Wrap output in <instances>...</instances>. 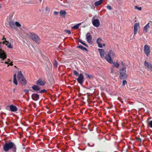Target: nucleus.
Segmentation results:
<instances>
[{"label": "nucleus", "instance_id": "423d86ee", "mask_svg": "<svg viewBox=\"0 0 152 152\" xmlns=\"http://www.w3.org/2000/svg\"><path fill=\"white\" fill-rule=\"evenodd\" d=\"M144 65L146 69L148 71L152 72V64L147 61L144 63Z\"/></svg>", "mask_w": 152, "mask_h": 152}, {"label": "nucleus", "instance_id": "5701e85b", "mask_svg": "<svg viewBox=\"0 0 152 152\" xmlns=\"http://www.w3.org/2000/svg\"><path fill=\"white\" fill-rule=\"evenodd\" d=\"M32 88L36 91H38L40 90L39 87L37 86L34 85L32 87Z\"/></svg>", "mask_w": 152, "mask_h": 152}, {"label": "nucleus", "instance_id": "1a4fd4ad", "mask_svg": "<svg viewBox=\"0 0 152 152\" xmlns=\"http://www.w3.org/2000/svg\"><path fill=\"white\" fill-rule=\"evenodd\" d=\"M144 51L146 56H148L151 52L149 47L147 45H145L144 47Z\"/></svg>", "mask_w": 152, "mask_h": 152}, {"label": "nucleus", "instance_id": "393cba45", "mask_svg": "<svg viewBox=\"0 0 152 152\" xmlns=\"http://www.w3.org/2000/svg\"><path fill=\"white\" fill-rule=\"evenodd\" d=\"M81 24V23H79L77 24L73 27H72V28L75 29H77L79 27V26Z\"/></svg>", "mask_w": 152, "mask_h": 152}, {"label": "nucleus", "instance_id": "4c0bfd02", "mask_svg": "<svg viewBox=\"0 0 152 152\" xmlns=\"http://www.w3.org/2000/svg\"><path fill=\"white\" fill-rule=\"evenodd\" d=\"M135 9H137L138 10H142V8L141 7H138L137 6H135Z\"/></svg>", "mask_w": 152, "mask_h": 152}, {"label": "nucleus", "instance_id": "2f4dec72", "mask_svg": "<svg viewBox=\"0 0 152 152\" xmlns=\"http://www.w3.org/2000/svg\"><path fill=\"white\" fill-rule=\"evenodd\" d=\"M73 73L76 76H78L79 75L78 73H77V71L76 70H74L73 71Z\"/></svg>", "mask_w": 152, "mask_h": 152}, {"label": "nucleus", "instance_id": "7ed1b4c3", "mask_svg": "<svg viewBox=\"0 0 152 152\" xmlns=\"http://www.w3.org/2000/svg\"><path fill=\"white\" fill-rule=\"evenodd\" d=\"M18 79L19 83L22 85H25L26 84V80L24 77L21 72H19L18 74Z\"/></svg>", "mask_w": 152, "mask_h": 152}, {"label": "nucleus", "instance_id": "09e8293b", "mask_svg": "<svg viewBox=\"0 0 152 152\" xmlns=\"http://www.w3.org/2000/svg\"><path fill=\"white\" fill-rule=\"evenodd\" d=\"M2 40H6V39L4 37L2 38Z\"/></svg>", "mask_w": 152, "mask_h": 152}, {"label": "nucleus", "instance_id": "f03ea898", "mask_svg": "<svg viewBox=\"0 0 152 152\" xmlns=\"http://www.w3.org/2000/svg\"><path fill=\"white\" fill-rule=\"evenodd\" d=\"M115 57V55L114 51L112 50H110L108 52L107 55L105 56V60L109 63H113V59L112 58Z\"/></svg>", "mask_w": 152, "mask_h": 152}, {"label": "nucleus", "instance_id": "603ef678", "mask_svg": "<svg viewBox=\"0 0 152 152\" xmlns=\"http://www.w3.org/2000/svg\"><path fill=\"white\" fill-rule=\"evenodd\" d=\"M9 66V65H8V66H7V67H8V66Z\"/></svg>", "mask_w": 152, "mask_h": 152}, {"label": "nucleus", "instance_id": "6e6552de", "mask_svg": "<svg viewBox=\"0 0 152 152\" xmlns=\"http://www.w3.org/2000/svg\"><path fill=\"white\" fill-rule=\"evenodd\" d=\"M92 23L93 25L95 27H98L100 25V22L98 19H95L94 17H93L92 19Z\"/></svg>", "mask_w": 152, "mask_h": 152}, {"label": "nucleus", "instance_id": "473e14b6", "mask_svg": "<svg viewBox=\"0 0 152 152\" xmlns=\"http://www.w3.org/2000/svg\"><path fill=\"white\" fill-rule=\"evenodd\" d=\"M148 125L152 128V120L149 122L148 123Z\"/></svg>", "mask_w": 152, "mask_h": 152}, {"label": "nucleus", "instance_id": "e433bc0d", "mask_svg": "<svg viewBox=\"0 0 152 152\" xmlns=\"http://www.w3.org/2000/svg\"><path fill=\"white\" fill-rule=\"evenodd\" d=\"M127 84V82L126 80H124L123 81L122 85L124 86L126 84Z\"/></svg>", "mask_w": 152, "mask_h": 152}, {"label": "nucleus", "instance_id": "f8f14e48", "mask_svg": "<svg viewBox=\"0 0 152 152\" xmlns=\"http://www.w3.org/2000/svg\"><path fill=\"white\" fill-rule=\"evenodd\" d=\"M86 39L87 42L89 43L92 42V37L89 32H88L86 35Z\"/></svg>", "mask_w": 152, "mask_h": 152}, {"label": "nucleus", "instance_id": "f704fd0d", "mask_svg": "<svg viewBox=\"0 0 152 152\" xmlns=\"http://www.w3.org/2000/svg\"><path fill=\"white\" fill-rule=\"evenodd\" d=\"M85 75H86V77L87 78H91V77H92L90 75L88 74H86Z\"/></svg>", "mask_w": 152, "mask_h": 152}, {"label": "nucleus", "instance_id": "9d476101", "mask_svg": "<svg viewBox=\"0 0 152 152\" xmlns=\"http://www.w3.org/2000/svg\"><path fill=\"white\" fill-rule=\"evenodd\" d=\"M140 23H136L134 26V35H135L137 33L139 28H140Z\"/></svg>", "mask_w": 152, "mask_h": 152}, {"label": "nucleus", "instance_id": "6ab92c4d", "mask_svg": "<svg viewBox=\"0 0 152 152\" xmlns=\"http://www.w3.org/2000/svg\"><path fill=\"white\" fill-rule=\"evenodd\" d=\"M61 16L64 18L66 15V12L65 10H61L59 12Z\"/></svg>", "mask_w": 152, "mask_h": 152}, {"label": "nucleus", "instance_id": "412c9836", "mask_svg": "<svg viewBox=\"0 0 152 152\" xmlns=\"http://www.w3.org/2000/svg\"><path fill=\"white\" fill-rule=\"evenodd\" d=\"M110 64H113V66L114 67L118 68L119 66V64L117 62H113V63H110Z\"/></svg>", "mask_w": 152, "mask_h": 152}, {"label": "nucleus", "instance_id": "0eeeda50", "mask_svg": "<svg viewBox=\"0 0 152 152\" xmlns=\"http://www.w3.org/2000/svg\"><path fill=\"white\" fill-rule=\"evenodd\" d=\"M126 67H122L120 69V74L121 77H127Z\"/></svg>", "mask_w": 152, "mask_h": 152}, {"label": "nucleus", "instance_id": "a211bd4d", "mask_svg": "<svg viewBox=\"0 0 152 152\" xmlns=\"http://www.w3.org/2000/svg\"><path fill=\"white\" fill-rule=\"evenodd\" d=\"M36 84L38 85L44 86L45 85V83L42 81L41 79H39L36 82Z\"/></svg>", "mask_w": 152, "mask_h": 152}, {"label": "nucleus", "instance_id": "20e7f679", "mask_svg": "<svg viewBox=\"0 0 152 152\" xmlns=\"http://www.w3.org/2000/svg\"><path fill=\"white\" fill-rule=\"evenodd\" d=\"M1 42H0V59L1 62L4 63V61L7 58V55L4 51L1 48Z\"/></svg>", "mask_w": 152, "mask_h": 152}, {"label": "nucleus", "instance_id": "58836bf2", "mask_svg": "<svg viewBox=\"0 0 152 152\" xmlns=\"http://www.w3.org/2000/svg\"><path fill=\"white\" fill-rule=\"evenodd\" d=\"M8 43V41H7L6 40H4L3 41L2 43L3 44L5 45L6 43Z\"/></svg>", "mask_w": 152, "mask_h": 152}, {"label": "nucleus", "instance_id": "c85d7f7f", "mask_svg": "<svg viewBox=\"0 0 152 152\" xmlns=\"http://www.w3.org/2000/svg\"><path fill=\"white\" fill-rule=\"evenodd\" d=\"M79 42H80V43H81V44H82L83 45H85V46L87 47L88 46L87 45V44H86L85 43H84V42H82V41L80 39L79 40Z\"/></svg>", "mask_w": 152, "mask_h": 152}, {"label": "nucleus", "instance_id": "a19ab883", "mask_svg": "<svg viewBox=\"0 0 152 152\" xmlns=\"http://www.w3.org/2000/svg\"><path fill=\"white\" fill-rule=\"evenodd\" d=\"M105 45H106L104 43H103V44H102V47H99V48H102L103 47L105 46Z\"/></svg>", "mask_w": 152, "mask_h": 152}, {"label": "nucleus", "instance_id": "4468645a", "mask_svg": "<svg viewBox=\"0 0 152 152\" xmlns=\"http://www.w3.org/2000/svg\"><path fill=\"white\" fill-rule=\"evenodd\" d=\"M77 80L80 84H83L84 81V77L82 73L80 74Z\"/></svg>", "mask_w": 152, "mask_h": 152}, {"label": "nucleus", "instance_id": "bb28decb", "mask_svg": "<svg viewBox=\"0 0 152 152\" xmlns=\"http://www.w3.org/2000/svg\"><path fill=\"white\" fill-rule=\"evenodd\" d=\"M77 48L82 50H87V49L86 48L84 47L81 45H79L77 46Z\"/></svg>", "mask_w": 152, "mask_h": 152}, {"label": "nucleus", "instance_id": "c9c22d12", "mask_svg": "<svg viewBox=\"0 0 152 152\" xmlns=\"http://www.w3.org/2000/svg\"><path fill=\"white\" fill-rule=\"evenodd\" d=\"M107 7L109 10H111L112 9L111 6L110 5H107Z\"/></svg>", "mask_w": 152, "mask_h": 152}, {"label": "nucleus", "instance_id": "8fccbe9b", "mask_svg": "<svg viewBox=\"0 0 152 152\" xmlns=\"http://www.w3.org/2000/svg\"><path fill=\"white\" fill-rule=\"evenodd\" d=\"M1 5H0V9H1Z\"/></svg>", "mask_w": 152, "mask_h": 152}, {"label": "nucleus", "instance_id": "a18cd8bd", "mask_svg": "<svg viewBox=\"0 0 152 152\" xmlns=\"http://www.w3.org/2000/svg\"><path fill=\"white\" fill-rule=\"evenodd\" d=\"M137 140H138L140 142H141V139L140 138H139L137 139Z\"/></svg>", "mask_w": 152, "mask_h": 152}, {"label": "nucleus", "instance_id": "37998d69", "mask_svg": "<svg viewBox=\"0 0 152 152\" xmlns=\"http://www.w3.org/2000/svg\"><path fill=\"white\" fill-rule=\"evenodd\" d=\"M24 91L26 93H28L29 92V90H25Z\"/></svg>", "mask_w": 152, "mask_h": 152}, {"label": "nucleus", "instance_id": "ea45409f", "mask_svg": "<svg viewBox=\"0 0 152 152\" xmlns=\"http://www.w3.org/2000/svg\"><path fill=\"white\" fill-rule=\"evenodd\" d=\"M53 14L55 15H57L58 14V12L56 11H54L53 12Z\"/></svg>", "mask_w": 152, "mask_h": 152}, {"label": "nucleus", "instance_id": "79ce46f5", "mask_svg": "<svg viewBox=\"0 0 152 152\" xmlns=\"http://www.w3.org/2000/svg\"><path fill=\"white\" fill-rule=\"evenodd\" d=\"M45 89L39 91V92L40 93H43L44 91H45Z\"/></svg>", "mask_w": 152, "mask_h": 152}, {"label": "nucleus", "instance_id": "72a5a7b5", "mask_svg": "<svg viewBox=\"0 0 152 152\" xmlns=\"http://www.w3.org/2000/svg\"><path fill=\"white\" fill-rule=\"evenodd\" d=\"M65 32L69 34H70L71 33V31L69 30H65Z\"/></svg>", "mask_w": 152, "mask_h": 152}, {"label": "nucleus", "instance_id": "aec40b11", "mask_svg": "<svg viewBox=\"0 0 152 152\" xmlns=\"http://www.w3.org/2000/svg\"><path fill=\"white\" fill-rule=\"evenodd\" d=\"M102 1L103 0H99L98 1L96 2L94 4L95 6L97 7L101 5L102 3Z\"/></svg>", "mask_w": 152, "mask_h": 152}, {"label": "nucleus", "instance_id": "864d4df0", "mask_svg": "<svg viewBox=\"0 0 152 152\" xmlns=\"http://www.w3.org/2000/svg\"><path fill=\"white\" fill-rule=\"evenodd\" d=\"M0 62H1V59H0Z\"/></svg>", "mask_w": 152, "mask_h": 152}, {"label": "nucleus", "instance_id": "b1692460", "mask_svg": "<svg viewBox=\"0 0 152 152\" xmlns=\"http://www.w3.org/2000/svg\"><path fill=\"white\" fill-rule=\"evenodd\" d=\"M16 75L15 74L13 77V83L16 85L18 84V82L16 79Z\"/></svg>", "mask_w": 152, "mask_h": 152}, {"label": "nucleus", "instance_id": "4be33fe9", "mask_svg": "<svg viewBox=\"0 0 152 152\" xmlns=\"http://www.w3.org/2000/svg\"><path fill=\"white\" fill-rule=\"evenodd\" d=\"M9 24L10 26L11 27L13 28H14L15 27V23L13 21H10L9 22Z\"/></svg>", "mask_w": 152, "mask_h": 152}, {"label": "nucleus", "instance_id": "3c124183", "mask_svg": "<svg viewBox=\"0 0 152 152\" xmlns=\"http://www.w3.org/2000/svg\"><path fill=\"white\" fill-rule=\"evenodd\" d=\"M40 0V2H41L42 1V0Z\"/></svg>", "mask_w": 152, "mask_h": 152}, {"label": "nucleus", "instance_id": "9b49d317", "mask_svg": "<svg viewBox=\"0 0 152 152\" xmlns=\"http://www.w3.org/2000/svg\"><path fill=\"white\" fill-rule=\"evenodd\" d=\"M98 50L99 51L101 58L105 59V55L106 54L105 50L103 49H98Z\"/></svg>", "mask_w": 152, "mask_h": 152}, {"label": "nucleus", "instance_id": "f3484780", "mask_svg": "<svg viewBox=\"0 0 152 152\" xmlns=\"http://www.w3.org/2000/svg\"><path fill=\"white\" fill-rule=\"evenodd\" d=\"M31 97L33 100L37 101L39 99V96L38 94H34L32 95Z\"/></svg>", "mask_w": 152, "mask_h": 152}, {"label": "nucleus", "instance_id": "c756f323", "mask_svg": "<svg viewBox=\"0 0 152 152\" xmlns=\"http://www.w3.org/2000/svg\"><path fill=\"white\" fill-rule=\"evenodd\" d=\"M57 65H58V64H57V61H55V62L53 63L54 67L55 68H56L57 67Z\"/></svg>", "mask_w": 152, "mask_h": 152}, {"label": "nucleus", "instance_id": "7c9ffc66", "mask_svg": "<svg viewBox=\"0 0 152 152\" xmlns=\"http://www.w3.org/2000/svg\"><path fill=\"white\" fill-rule=\"evenodd\" d=\"M121 63L123 67H126V65L122 61H121Z\"/></svg>", "mask_w": 152, "mask_h": 152}, {"label": "nucleus", "instance_id": "49530a36", "mask_svg": "<svg viewBox=\"0 0 152 152\" xmlns=\"http://www.w3.org/2000/svg\"><path fill=\"white\" fill-rule=\"evenodd\" d=\"M7 62L9 63V62H11L10 60V59H8L7 61Z\"/></svg>", "mask_w": 152, "mask_h": 152}, {"label": "nucleus", "instance_id": "de8ad7c7", "mask_svg": "<svg viewBox=\"0 0 152 152\" xmlns=\"http://www.w3.org/2000/svg\"><path fill=\"white\" fill-rule=\"evenodd\" d=\"M4 63L5 64H9V63L7 61H6L4 62Z\"/></svg>", "mask_w": 152, "mask_h": 152}, {"label": "nucleus", "instance_id": "cd10ccee", "mask_svg": "<svg viewBox=\"0 0 152 152\" xmlns=\"http://www.w3.org/2000/svg\"><path fill=\"white\" fill-rule=\"evenodd\" d=\"M15 25L16 26L18 27H20L21 26V25L18 22H16L15 23Z\"/></svg>", "mask_w": 152, "mask_h": 152}, {"label": "nucleus", "instance_id": "39448f33", "mask_svg": "<svg viewBox=\"0 0 152 152\" xmlns=\"http://www.w3.org/2000/svg\"><path fill=\"white\" fill-rule=\"evenodd\" d=\"M30 38L37 44L40 43V38L34 33H31L30 34Z\"/></svg>", "mask_w": 152, "mask_h": 152}, {"label": "nucleus", "instance_id": "a878e982", "mask_svg": "<svg viewBox=\"0 0 152 152\" xmlns=\"http://www.w3.org/2000/svg\"><path fill=\"white\" fill-rule=\"evenodd\" d=\"M5 45L7 46V47L10 49L13 48V47L11 45V43L8 42V43H6Z\"/></svg>", "mask_w": 152, "mask_h": 152}, {"label": "nucleus", "instance_id": "dca6fc26", "mask_svg": "<svg viewBox=\"0 0 152 152\" xmlns=\"http://www.w3.org/2000/svg\"><path fill=\"white\" fill-rule=\"evenodd\" d=\"M103 42V41L100 38H98L96 40V42L97 44L98 47H102V43Z\"/></svg>", "mask_w": 152, "mask_h": 152}, {"label": "nucleus", "instance_id": "f257e3e1", "mask_svg": "<svg viewBox=\"0 0 152 152\" xmlns=\"http://www.w3.org/2000/svg\"><path fill=\"white\" fill-rule=\"evenodd\" d=\"M12 148L13 149L14 152H16V146L12 142L6 143L3 146V149L5 151H8Z\"/></svg>", "mask_w": 152, "mask_h": 152}, {"label": "nucleus", "instance_id": "2eb2a0df", "mask_svg": "<svg viewBox=\"0 0 152 152\" xmlns=\"http://www.w3.org/2000/svg\"><path fill=\"white\" fill-rule=\"evenodd\" d=\"M10 110L12 112H15L17 110V108L16 106L13 105H11L9 106Z\"/></svg>", "mask_w": 152, "mask_h": 152}, {"label": "nucleus", "instance_id": "c03bdc74", "mask_svg": "<svg viewBox=\"0 0 152 152\" xmlns=\"http://www.w3.org/2000/svg\"><path fill=\"white\" fill-rule=\"evenodd\" d=\"M9 64L11 66H12L13 65L12 64V61H11L10 62H9Z\"/></svg>", "mask_w": 152, "mask_h": 152}, {"label": "nucleus", "instance_id": "ddd939ff", "mask_svg": "<svg viewBox=\"0 0 152 152\" xmlns=\"http://www.w3.org/2000/svg\"><path fill=\"white\" fill-rule=\"evenodd\" d=\"M151 24H152V22L148 23L144 27L143 31V33H146L148 32L150 27L149 25H151Z\"/></svg>", "mask_w": 152, "mask_h": 152}]
</instances>
